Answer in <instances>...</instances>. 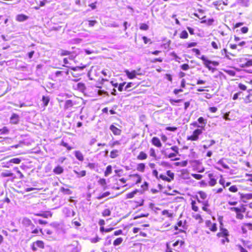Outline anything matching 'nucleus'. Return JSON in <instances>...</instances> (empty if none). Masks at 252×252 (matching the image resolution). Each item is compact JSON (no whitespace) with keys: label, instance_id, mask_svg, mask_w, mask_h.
Here are the masks:
<instances>
[{"label":"nucleus","instance_id":"1","mask_svg":"<svg viewBox=\"0 0 252 252\" xmlns=\"http://www.w3.org/2000/svg\"><path fill=\"white\" fill-rule=\"evenodd\" d=\"M229 236V233L228 231L224 228H223L221 226H220V232L217 234V236L218 237H223V238L221 240V243L222 245H224L225 242L229 243V239H228V236Z\"/></svg>","mask_w":252,"mask_h":252},{"label":"nucleus","instance_id":"2","mask_svg":"<svg viewBox=\"0 0 252 252\" xmlns=\"http://www.w3.org/2000/svg\"><path fill=\"white\" fill-rule=\"evenodd\" d=\"M200 59L202 60L204 62V64L205 66L209 70L214 72L215 70V68H213L210 64H212L214 66H218L219 64V63L216 61H212L208 60L206 57L204 55H202L200 57Z\"/></svg>","mask_w":252,"mask_h":252},{"label":"nucleus","instance_id":"3","mask_svg":"<svg viewBox=\"0 0 252 252\" xmlns=\"http://www.w3.org/2000/svg\"><path fill=\"white\" fill-rule=\"evenodd\" d=\"M202 133V130L201 129H196L193 132L192 135L188 137V140L191 141H196L198 139V136Z\"/></svg>","mask_w":252,"mask_h":252},{"label":"nucleus","instance_id":"4","mask_svg":"<svg viewBox=\"0 0 252 252\" xmlns=\"http://www.w3.org/2000/svg\"><path fill=\"white\" fill-rule=\"evenodd\" d=\"M205 225L212 232H216L217 230V224L215 223H213L211 220H206L205 221Z\"/></svg>","mask_w":252,"mask_h":252},{"label":"nucleus","instance_id":"5","mask_svg":"<svg viewBox=\"0 0 252 252\" xmlns=\"http://www.w3.org/2000/svg\"><path fill=\"white\" fill-rule=\"evenodd\" d=\"M124 72L126 74L127 77L130 79L135 78L137 75L140 74L135 70L129 71L128 70L126 69Z\"/></svg>","mask_w":252,"mask_h":252},{"label":"nucleus","instance_id":"6","mask_svg":"<svg viewBox=\"0 0 252 252\" xmlns=\"http://www.w3.org/2000/svg\"><path fill=\"white\" fill-rule=\"evenodd\" d=\"M63 212L65 215L66 217L74 216L75 215V212L71 209L65 207L63 210Z\"/></svg>","mask_w":252,"mask_h":252},{"label":"nucleus","instance_id":"7","mask_svg":"<svg viewBox=\"0 0 252 252\" xmlns=\"http://www.w3.org/2000/svg\"><path fill=\"white\" fill-rule=\"evenodd\" d=\"M110 129L112 131L113 133L115 135H120L121 133V130L116 127L113 125L110 126Z\"/></svg>","mask_w":252,"mask_h":252},{"label":"nucleus","instance_id":"8","mask_svg":"<svg viewBox=\"0 0 252 252\" xmlns=\"http://www.w3.org/2000/svg\"><path fill=\"white\" fill-rule=\"evenodd\" d=\"M19 121V116L17 114H13L10 118V123L13 124H17Z\"/></svg>","mask_w":252,"mask_h":252},{"label":"nucleus","instance_id":"9","mask_svg":"<svg viewBox=\"0 0 252 252\" xmlns=\"http://www.w3.org/2000/svg\"><path fill=\"white\" fill-rule=\"evenodd\" d=\"M75 104L72 100L68 99L67 100L64 104V109L65 110L68 109L70 107H72Z\"/></svg>","mask_w":252,"mask_h":252},{"label":"nucleus","instance_id":"10","mask_svg":"<svg viewBox=\"0 0 252 252\" xmlns=\"http://www.w3.org/2000/svg\"><path fill=\"white\" fill-rule=\"evenodd\" d=\"M152 144L157 147H161V143L158 138L157 137H154L152 140Z\"/></svg>","mask_w":252,"mask_h":252},{"label":"nucleus","instance_id":"11","mask_svg":"<svg viewBox=\"0 0 252 252\" xmlns=\"http://www.w3.org/2000/svg\"><path fill=\"white\" fill-rule=\"evenodd\" d=\"M22 223L26 227H28L32 224V222L29 218L25 217L22 220Z\"/></svg>","mask_w":252,"mask_h":252},{"label":"nucleus","instance_id":"12","mask_svg":"<svg viewBox=\"0 0 252 252\" xmlns=\"http://www.w3.org/2000/svg\"><path fill=\"white\" fill-rule=\"evenodd\" d=\"M74 155L76 158L79 161H82L84 160V156L80 151H75L74 152Z\"/></svg>","mask_w":252,"mask_h":252},{"label":"nucleus","instance_id":"13","mask_svg":"<svg viewBox=\"0 0 252 252\" xmlns=\"http://www.w3.org/2000/svg\"><path fill=\"white\" fill-rule=\"evenodd\" d=\"M241 195V198L243 199V201L246 202V201L244 200V199L249 200L252 199V193H248V194H242L240 193Z\"/></svg>","mask_w":252,"mask_h":252},{"label":"nucleus","instance_id":"14","mask_svg":"<svg viewBox=\"0 0 252 252\" xmlns=\"http://www.w3.org/2000/svg\"><path fill=\"white\" fill-rule=\"evenodd\" d=\"M74 87H75V89L81 92H83L85 89V86L83 83H79Z\"/></svg>","mask_w":252,"mask_h":252},{"label":"nucleus","instance_id":"15","mask_svg":"<svg viewBox=\"0 0 252 252\" xmlns=\"http://www.w3.org/2000/svg\"><path fill=\"white\" fill-rule=\"evenodd\" d=\"M213 174H209V177L210 178V181L209 182V185L211 186H214L216 183H217V180L216 179L213 178Z\"/></svg>","mask_w":252,"mask_h":252},{"label":"nucleus","instance_id":"16","mask_svg":"<svg viewBox=\"0 0 252 252\" xmlns=\"http://www.w3.org/2000/svg\"><path fill=\"white\" fill-rule=\"evenodd\" d=\"M64 74H65L66 75H68L69 74V71L68 70L65 71H57L55 73V76L56 77H61V76H63Z\"/></svg>","mask_w":252,"mask_h":252},{"label":"nucleus","instance_id":"17","mask_svg":"<svg viewBox=\"0 0 252 252\" xmlns=\"http://www.w3.org/2000/svg\"><path fill=\"white\" fill-rule=\"evenodd\" d=\"M53 172L56 174H61L63 172V169L62 167L58 166L54 169Z\"/></svg>","mask_w":252,"mask_h":252},{"label":"nucleus","instance_id":"18","mask_svg":"<svg viewBox=\"0 0 252 252\" xmlns=\"http://www.w3.org/2000/svg\"><path fill=\"white\" fill-rule=\"evenodd\" d=\"M28 19V17L25 15L19 14L16 16V20L19 22H23L26 20Z\"/></svg>","mask_w":252,"mask_h":252},{"label":"nucleus","instance_id":"19","mask_svg":"<svg viewBox=\"0 0 252 252\" xmlns=\"http://www.w3.org/2000/svg\"><path fill=\"white\" fill-rule=\"evenodd\" d=\"M1 176L2 177H13V178H15V177H13L14 174L10 172L9 171H6L4 172H2L1 174Z\"/></svg>","mask_w":252,"mask_h":252},{"label":"nucleus","instance_id":"20","mask_svg":"<svg viewBox=\"0 0 252 252\" xmlns=\"http://www.w3.org/2000/svg\"><path fill=\"white\" fill-rule=\"evenodd\" d=\"M221 52L222 55H225V57L229 60H231V58L229 57V55L234 56L233 54L228 52L226 49H223L221 50Z\"/></svg>","mask_w":252,"mask_h":252},{"label":"nucleus","instance_id":"21","mask_svg":"<svg viewBox=\"0 0 252 252\" xmlns=\"http://www.w3.org/2000/svg\"><path fill=\"white\" fill-rule=\"evenodd\" d=\"M119 151L117 150H113L110 152V157L112 158H116L119 155Z\"/></svg>","mask_w":252,"mask_h":252},{"label":"nucleus","instance_id":"22","mask_svg":"<svg viewBox=\"0 0 252 252\" xmlns=\"http://www.w3.org/2000/svg\"><path fill=\"white\" fill-rule=\"evenodd\" d=\"M137 158L139 160H144L147 158V155L144 152H140Z\"/></svg>","mask_w":252,"mask_h":252},{"label":"nucleus","instance_id":"23","mask_svg":"<svg viewBox=\"0 0 252 252\" xmlns=\"http://www.w3.org/2000/svg\"><path fill=\"white\" fill-rule=\"evenodd\" d=\"M40 233L43 235H45V234L50 235L53 233V232L49 229H45L44 231H43L42 229L40 228Z\"/></svg>","mask_w":252,"mask_h":252},{"label":"nucleus","instance_id":"24","mask_svg":"<svg viewBox=\"0 0 252 252\" xmlns=\"http://www.w3.org/2000/svg\"><path fill=\"white\" fill-rule=\"evenodd\" d=\"M60 191L64 194L70 195L72 193V191L68 189H65L63 187H62L60 189Z\"/></svg>","mask_w":252,"mask_h":252},{"label":"nucleus","instance_id":"25","mask_svg":"<svg viewBox=\"0 0 252 252\" xmlns=\"http://www.w3.org/2000/svg\"><path fill=\"white\" fill-rule=\"evenodd\" d=\"M112 166L111 165H108L106 167V169L104 172V175L105 177H107L109 174L112 173Z\"/></svg>","mask_w":252,"mask_h":252},{"label":"nucleus","instance_id":"26","mask_svg":"<svg viewBox=\"0 0 252 252\" xmlns=\"http://www.w3.org/2000/svg\"><path fill=\"white\" fill-rule=\"evenodd\" d=\"M138 192V189H135L134 191L129 192L126 194V198H132L134 195Z\"/></svg>","mask_w":252,"mask_h":252},{"label":"nucleus","instance_id":"27","mask_svg":"<svg viewBox=\"0 0 252 252\" xmlns=\"http://www.w3.org/2000/svg\"><path fill=\"white\" fill-rule=\"evenodd\" d=\"M130 176L135 177L136 178V180L135 181V183L136 184H138L141 183V182L142 181V178H141V177L139 175H138L137 174H135L131 175Z\"/></svg>","mask_w":252,"mask_h":252},{"label":"nucleus","instance_id":"28","mask_svg":"<svg viewBox=\"0 0 252 252\" xmlns=\"http://www.w3.org/2000/svg\"><path fill=\"white\" fill-rule=\"evenodd\" d=\"M49 100H50V99L48 96H42V101L43 102V103L44 104V106H46L48 105Z\"/></svg>","mask_w":252,"mask_h":252},{"label":"nucleus","instance_id":"29","mask_svg":"<svg viewBox=\"0 0 252 252\" xmlns=\"http://www.w3.org/2000/svg\"><path fill=\"white\" fill-rule=\"evenodd\" d=\"M198 123L201 124V126H203V128L204 127V126H205L206 123H207V121L206 120H205L203 117H199L198 119Z\"/></svg>","mask_w":252,"mask_h":252},{"label":"nucleus","instance_id":"30","mask_svg":"<svg viewBox=\"0 0 252 252\" xmlns=\"http://www.w3.org/2000/svg\"><path fill=\"white\" fill-rule=\"evenodd\" d=\"M145 165L144 163H139L137 165V170L143 172L145 170Z\"/></svg>","mask_w":252,"mask_h":252},{"label":"nucleus","instance_id":"31","mask_svg":"<svg viewBox=\"0 0 252 252\" xmlns=\"http://www.w3.org/2000/svg\"><path fill=\"white\" fill-rule=\"evenodd\" d=\"M123 241V239L121 237L117 238L113 242V245L115 246L120 245Z\"/></svg>","mask_w":252,"mask_h":252},{"label":"nucleus","instance_id":"32","mask_svg":"<svg viewBox=\"0 0 252 252\" xmlns=\"http://www.w3.org/2000/svg\"><path fill=\"white\" fill-rule=\"evenodd\" d=\"M35 245H36V246L37 247L43 249L44 247V242L42 241H37L34 242Z\"/></svg>","mask_w":252,"mask_h":252},{"label":"nucleus","instance_id":"33","mask_svg":"<svg viewBox=\"0 0 252 252\" xmlns=\"http://www.w3.org/2000/svg\"><path fill=\"white\" fill-rule=\"evenodd\" d=\"M9 161H10V162L11 163V164L12 163L19 164L21 161V159L19 158H12Z\"/></svg>","mask_w":252,"mask_h":252},{"label":"nucleus","instance_id":"34","mask_svg":"<svg viewBox=\"0 0 252 252\" xmlns=\"http://www.w3.org/2000/svg\"><path fill=\"white\" fill-rule=\"evenodd\" d=\"M217 163L221 165L224 169H228L229 168V166L223 162L222 159L219 160Z\"/></svg>","mask_w":252,"mask_h":252},{"label":"nucleus","instance_id":"35","mask_svg":"<svg viewBox=\"0 0 252 252\" xmlns=\"http://www.w3.org/2000/svg\"><path fill=\"white\" fill-rule=\"evenodd\" d=\"M245 103H250L252 102V94H249L244 99Z\"/></svg>","mask_w":252,"mask_h":252},{"label":"nucleus","instance_id":"36","mask_svg":"<svg viewBox=\"0 0 252 252\" xmlns=\"http://www.w3.org/2000/svg\"><path fill=\"white\" fill-rule=\"evenodd\" d=\"M150 155L151 157H153L155 159H157V155L156 154L155 150L154 148H151L150 149Z\"/></svg>","mask_w":252,"mask_h":252},{"label":"nucleus","instance_id":"37","mask_svg":"<svg viewBox=\"0 0 252 252\" xmlns=\"http://www.w3.org/2000/svg\"><path fill=\"white\" fill-rule=\"evenodd\" d=\"M111 211L108 209H105L102 213L103 217L109 216L111 215Z\"/></svg>","mask_w":252,"mask_h":252},{"label":"nucleus","instance_id":"38","mask_svg":"<svg viewBox=\"0 0 252 252\" xmlns=\"http://www.w3.org/2000/svg\"><path fill=\"white\" fill-rule=\"evenodd\" d=\"M180 38L183 39L187 38L188 37V33L186 31H183L181 32L180 35Z\"/></svg>","mask_w":252,"mask_h":252},{"label":"nucleus","instance_id":"39","mask_svg":"<svg viewBox=\"0 0 252 252\" xmlns=\"http://www.w3.org/2000/svg\"><path fill=\"white\" fill-rule=\"evenodd\" d=\"M75 173L77 175L78 177H84L86 175V171L85 170L81 171L80 172H78L75 170H74Z\"/></svg>","mask_w":252,"mask_h":252},{"label":"nucleus","instance_id":"40","mask_svg":"<svg viewBox=\"0 0 252 252\" xmlns=\"http://www.w3.org/2000/svg\"><path fill=\"white\" fill-rule=\"evenodd\" d=\"M196 202L195 201L192 200L191 201V208L192 209L195 211L197 212L198 211V208L195 205Z\"/></svg>","mask_w":252,"mask_h":252},{"label":"nucleus","instance_id":"41","mask_svg":"<svg viewBox=\"0 0 252 252\" xmlns=\"http://www.w3.org/2000/svg\"><path fill=\"white\" fill-rule=\"evenodd\" d=\"M110 194V192L109 191H106L105 192H104L101 195H100V196H98L97 197V199H101L103 198H104L105 197H107L108 196V195H109Z\"/></svg>","mask_w":252,"mask_h":252},{"label":"nucleus","instance_id":"42","mask_svg":"<svg viewBox=\"0 0 252 252\" xmlns=\"http://www.w3.org/2000/svg\"><path fill=\"white\" fill-rule=\"evenodd\" d=\"M113 229V228H104V227L101 226L100 228V231L101 232H111Z\"/></svg>","mask_w":252,"mask_h":252},{"label":"nucleus","instance_id":"43","mask_svg":"<svg viewBox=\"0 0 252 252\" xmlns=\"http://www.w3.org/2000/svg\"><path fill=\"white\" fill-rule=\"evenodd\" d=\"M239 2L241 3L243 5L248 6L249 3V0H238Z\"/></svg>","mask_w":252,"mask_h":252},{"label":"nucleus","instance_id":"44","mask_svg":"<svg viewBox=\"0 0 252 252\" xmlns=\"http://www.w3.org/2000/svg\"><path fill=\"white\" fill-rule=\"evenodd\" d=\"M229 190L232 192H236L238 191V189H237V187H236V186L234 185V186H231L229 188Z\"/></svg>","mask_w":252,"mask_h":252},{"label":"nucleus","instance_id":"45","mask_svg":"<svg viewBox=\"0 0 252 252\" xmlns=\"http://www.w3.org/2000/svg\"><path fill=\"white\" fill-rule=\"evenodd\" d=\"M85 66L80 67V66H75V67H71L70 69L73 71H77L79 70H82L84 68Z\"/></svg>","mask_w":252,"mask_h":252},{"label":"nucleus","instance_id":"46","mask_svg":"<svg viewBox=\"0 0 252 252\" xmlns=\"http://www.w3.org/2000/svg\"><path fill=\"white\" fill-rule=\"evenodd\" d=\"M148 29H149V26L147 24H144V23L141 24V25L140 26V29L142 30L146 31V30H148Z\"/></svg>","mask_w":252,"mask_h":252},{"label":"nucleus","instance_id":"47","mask_svg":"<svg viewBox=\"0 0 252 252\" xmlns=\"http://www.w3.org/2000/svg\"><path fill=\"white\" fill-rule=\"evenodd\" d=\"M171 55L174 57V60H175V61L176 62H179V60L181 59L180 57H179V56H178L177 55V54L175 53V52H172L171 53Z\"/></svg>","mask_w":252,"mask_h":252},{"label":"nucleus","instance_id":"48","mask_svg":"<svg viewBox=\"0 0 252 252\" xmlns=\"http://www.w3.org/2000/svg\"><path fill=\"white\" fill-rule=\"evenodd\" d=\"M198 194L202 199H205L207 197V194L203 191H200L198 192Z\"/></svg>","mask_w":252,"mask_h":252},{"label":"nucleus","instance_id":"49","mask_svg":"<svg viewBox=\"0 0 252 252\" xmlns=\"http://www.w3.org/2000/svg\"><path fill=\"white\" fill-rule=\"evenodd\" d=\"M191 176L197 180H200L202 178V175L198 174H192Z\"/></svg>","mask_w":252,"mask_h":252},{"label":"nucleus","instance_id":"50","mask_svg":"<svg viewBox=\"0 0 252 252\" xmlns=\"http://www.w3.org/2000/svg\"><path fill=\"white\" fill-rule=\"evenodd\" d=\"M159 178L164 181H166L167 182H170V180L169 178H168V177H167L166 176H165L162 174H160L159 176Z\"/></svg>","mask_w":252,"mask_h":252},{"label":"nucleus","instance_id":"51","mask_svg":"<svg viewBox=\"0 0 252 252\" xmlns=\"http://www.w3.org/2000/svg\"><path fill=\"white\" fill-rule=\"evenodd\" d=\"M179 244H180V247H181L184 244V242L182 241H180L178 240L176 241L174 243H173V246L174 247H175L177 246H178Z\"/></svg>","mask_w":252,"mask_h":252},{"label":"nucleus","instance_id":"52","mask_svg":"<svg viewBox=\"0 0 252 252\" xmlns=\"http://www.w3.org/2000/svg\"><path fill=\"white\" fill-rule=\"evenodd\" d=\"M111 244V240L110 239V237L108 236L106 238V241L104 242V245L105 246H108L110 245Z\"/></svg>","mask_w":252,"mask_h":252},{"label":"nucleus","instance_id":"53","mask_svg":"<svg viewBox=\"0 0 252 252\" xmlns=\"http://www.w3.org/2000/svg\"><path fill=\"white\" fill-rule=\"evenodd\" d=\"M162 214L163 215H167L168 217H171L172 216V214L170 213L168 210H164L162 212Z\"/></svg>","mask_w":252,"mask_h":252},{"label":"nucleus","instance_id":"54","mask_svg":"<svg viewBox=\"0 0 252 252\" xmlns=\"http://www.w3.org/2000/svg\"><path fill=\"white\" fill-rule=\"evenodd\" d=\"M100 240V238H99L98 236H96L95 238H91V242L93 243H95L98 242Z\"/></svg>","mask_w":252,"mask_h":252},{"label":"nucleus","instance_id":"55","mask_svg":"<svg viewBox=\"0 0 252 252\" xmlns=\"http://www.w3.org/2000/svg\"><path fill=\"white\" fill-rule=\"evenodd\" d=\"M61 56H67L70 54V52L66 50H62L60 53Z\"/></svg>","mask_w":252,"mask_h":252},{"label":"nucleus","instance_id":"56","mask_svg":"<svg viewBox=\"0 0 252 252\" xmlns=\"http://www.w3.org/2000/svg\"><path fill=\"white\" fill-rule=\"evenodd\" d=\"M0 131H2L3 134H8L9 132V129L6 126H4L2 128L0 129Z\"/></svg>","mask_w":252,"mask_h":252},{"label":"nucleus","instance_id":"57","mask_svg":"<svg viewBox=\"0 0 252 252\" xmlns=\"http://www.w3.org/2000/svg\"><path fill=\"white\" fill-rule=\"evenodd\" d=\"M181 68L183 70H187L189 69V65L188 64L185 63L181 66Z\"/></svg>","mask_w":252,"mask_h":252},{"label":"nucleus","instance_id":"58","mask_svg":"<svg viewBox=\"0 0 252 252\" xmlns=\"http://www.w3.org/2000/svg\"><path fill=\"white\" fill-rule=\"evenodd\" d=\"M170 149L173 151H174L175 152V153H176L177 154L179 153V148L177 146H172L171 147Z\"/></svg>","mask_w":252,"mask_h":252},{"label":"nucleus","instance_id":"59","mask_svg":"<svg viewBox=\"0 0 252 252\" xmlns=\"http://www.w3.org/2000/svg\"><path fill=\"white\" fill-rule=\"evenodd\" d=\"M215 143V141L214 140H211V141H210V144H209V146H207V145H203V148H204V149H208L209 147H210V146H212L213 145H214Z\"/></svg>","mask_w":252,"mask_h":252},{"label":"nucleus","instance_id":"60","mask_svg":"<svg viewBox=\"0 0 252 252\" xmlns=\"http://www.w3.org/2000/svg\"><path fill=\"white\" fill-rule=\"evenodd\" d=\"M52 214L50 213H42L41 217L45 218H48V217H51Z\"/></svg>","mask_w":252,"mask_h":252},{"label":"nucleus","instance_id":"61","mask_svg":"<svg viewBox=\"0 0 252 252\" xmlns=\"http://www.w3.org/2000/svg\"><path fill=\"white\" fill-rule=\"evenodd\" d=\"M2 164H3L2 166L5 167H9L10 166L12 165L9 160L6 162H2Z\"/></svg>","mask_w":252,"mask_h":252},{"label":"nucleus","instance_id":"62","mask_svg":"<svg viewBox=\"0 0 252 252\" xmlns=\"http://www.w3.org/2000/svg\"><path fill=\"white\" fill-rule=\"evenodd\" d=\"M239 88L240 89L243 91H245L247 89V87L245 85L241 83L239 84Z\"/></svg>","mask_w":252,"mask_h":252},{"label":"nucleus","instance_id":"63","mask_svg":"<svg viewBox=\"0 0 252 252\" xmlns=\"http://www.w3.org/2000/svg\"><path fill=\"white\" fill-rule=\"evenodd\" d=\"M193 52L195 53L197 56H199L201 54L200 51L198 49L193 48L192 49Z\"/></svg>","mask_w":252,"mask_h":252},{"label":"nucleus","instance_id":"64","mask_svg":"<svg viewBox=\"0 0 252 252\" xmlns=\"http://www.w3.org/2000/svg\"><path fill=\"white\" fill-rule=\"evenodd\" d=\"M126 83L124 82V83H121L120 84L119 86H118V90L120 91V92H122L123 90V88H124V85H125Z\"/></svg>","mask_w":252,"mask_h":252}]
</instances>
